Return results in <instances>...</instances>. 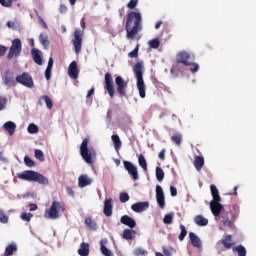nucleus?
Here are the masks:
<instances>
[{"label":"nucleus","mask_w":256,"mask_h":256,"mask_svg":"<svg viewBox=\"0 0 256 256\" xmlns=\"http://www.w3.org/2000/svg\"><path fill=\"white\" fill-rule=\"evenodd\" d=\"M125 29L127 39H135V36L143 31V16L141 15V12H128Z\"/></svg>","instance_id":"nucleus-1"},{"label":"nucleus","mask_w":256,"mask_h":256,"mask_svg":"<svg viewBox=\"0 0 256 256\" xmlns=\"http://www.w3.org/2000/svg\"><path fill=\"white\" fill-rule=\"evenodd\" d=\"M16 177L21 181H28L29 183H39L40 185H49V179H47V177L33 170H24L22 173H17Z\"/></svg>","instance_id":"nucleus-2"},{"label":"nucleus","mask_w":256,"mask_h":256,"mask_svg":"<svg viewBox=\"0 0 256 256\" xmlns=\"http://www.w3.org/2000/svg\"><path fill=\"white\" fill-rule=\"evenodd\" d=\"M210 191L212 195V201L210 202V209L214 217H219L221 211H223V204H221V196L219 195V189L214 184L210 185Z\"/></svg>","instance_id":"nucleus-3"},{"label":"nucleus","mask_w":256,"mask_h":256,"mask_svg":"<svg viewBox=\"0 0 256 256\" xmlns=\"http://www.w3.org/2000/svg\"><path fill=\"white\" fill-rule=\"evenodd\" d=\"M80 155L85 163L91 165L94 159H97V150L95 148H89V138H84L80 145Z\"/></svg>","instance_id":"nucleus-4"},{"label":"nucleus","mask_w":256,"mask_h":256,"mask_svg":"<svg viewBox=\"0 0 256 256\" xmlns=\"http://www.w3.org/2000/svg\"><path fill=\"white\" fill-rule=\"evenodd\" d=\"M134 74L136 76V87L139 91L141 99H145L147 96L145 89V81L143 80V62H137L133 68Z\"/></svg>","instance_id":"nucleus-5"},{"label":"nucleus","mask_w":256,"mask_h":256,"mask_svg":"<svg viewBox=\"0 0 256 256\" xmlns=\"http://www.w3.org/2000/svg\"><path fill=\"white\" fill-rule=\"evenodd\" d=\"M191 54L187 51H181L178 52L176 55V61L175 64L172 66L171 71H183L181 69V65H184V67H189L191 65Z\"/></svg>","instance_id":"nucleus-6"},{"label":"nucleus","mask_w":256,"mask_h":256,"mask_svg":"<svg viewBox=\"0 0 256 256\" xmlns=\"http://www.w3.org/2000/svg\"><path fill=\"white\" fill-rule=\"evenodd\" d=\"M22 51L23 43L21 42V39L15 38L14 40H12V44L7 54L8 61H13V59H19V57H21Z\"/></svg>","instance_id":"nucleus-7"},{"label":"nucleus","mask_w":256,"mask_h":256,"mask_svg":"<svg viewBox=\"0 0 256 256\" xmlns=\"http://www.w3.org/2000/svg\"><path fill=\"white\" fill-rule=\"evenodd\" d=\"M46 213L50 219L59 218V213H65V203L53 201L51 207Z\"/></svg>","instance_id":"nucleus-8"},{"label":"nucleus","mask_w":256,"mask_h":256,"mask_svg":"<svg viewBox=\"0 0 256 256\" xmlns=\"http://www.w3.org/2000/svg\"><path fill=\"white\" fill-rule=\"evenodd\" d=\"M72 44L74 47V51L76 55L81 53V49L83 47V31L81 29H76L74 31V36L72 38Z\"/></svg>","instance_id":"nucleus-9"},{"label":"nucleus","mask_w":256,"mask_h":256,"mask_svg":"<svg viewBox=\"0 0 256 256\" xmlns=\"http://www.w3.org/2000/svg\"><path fill=\"white\" fill-rule=\"evenodd\" d=\"M234 245L235 243H233V236L228 234L217 242L216 249L218 251H227L229 249H233Z\"/></svg>","instance_id":"nucleus-10"},{"label":"nucleus","mask_w":256,"mask_h":256,"mask_svg":"<svg viewBox=\"0 0 256 256\" xmlns=\"http://www.w3.org/2000/svg\"><path fill=\"white\" fill-rule=\"evenodd\" d=\"M17 83L24 87H28V89H33L34 87L33 77L27 72H23L16 77V84Z\"/></svg>","instance_id":"nucleus-11"},{"label":"nucleus","mask_w":256,"mask_h":256,"mask_svg":"<svg viewBox=\"0 0 256 256\" xmlns=\"http://www.w3.org/2000/svg\"><path fill=\"white\" fill-rule=\"evenodd\" d=\"M116 83V91L120 97H127V87L129 86V82L125 81L123 77L117 76L115 78Z\"/></svg>","instance_id":"nucleus-12"},{"label":"nucleus","mask_w":256,"mask_h":256,"mask_svg":"<svg viewBox=\"0 0 256 256\" xmlns=\"http://www.w3.org/2000/svg\"><path fill=\"white\" fill-rule=\"evenodd\" d=\"M2 80L5 87L17 86V78H15V72H13V70L11 69H8L5 71L4 76L2 77Z\"/></svg>","instance_id":"nucleus-13"},{"label":"nucleus","mask_w":256,"mask_h":256,"mask_svg":"<svg viewBox=\"0 0 256 256\" xmlns=\"http://www.w3.org/2000/svg\"><path fill=\"white\" fill-rule=\"evenodd\" d=\"M104 89L108 92L111 99L115 97V86H113V76L111 73L107 72L104 76Z\"/></svg>","instance_id":"nucleus-14"},{"label":"nucleus","mask_w":256,"mask_h":256,"mask_svg":"<svg viewBox=\"0 0 256 256\" xmlns=\"http://www.w3.org/2000/svg\"><path fill=\"white\" fill-rule=\"evenodd\" d=\"M124 168L128 171V175H131L133 181H137L139 179V172L137 171V166H134L133 163L125 160L123 161Z\"/></svg>","instance_id":"nucleus-15"},{"label":"nucleus","mask_w":256,"mask_h":256,"mask_svg":"<svg viewBox=\"0 0 256 256\" xmlns=\"http://www.w3.org/2000/svg\"><path fill=\"white\" fill-rule=\"evenodd\" d=\"M156 201L160 209H165V193H163V188L159 185L156 186Z\"/></svg>","instance_id":"nucleus-16"},{"label":"nucleus","mask_w":256,"mask_h":256,"mask_svg":"<svg viewBox=\"0 0 256 256\" xmlns=\"http://www.w3.org/2000/svg\"><path fill=\"white\" fill-rule=\"evenodd\" d=\"M68 75L70 79H78L79 77V69L77 68V62L72 61L68 66Z\"/></svg>","instance_id":"nucleus-17"},{"label":"nucleus","mask_w":256,"mask_h":256,"mask_svg":"<svg viewBox=\"0 0 256 256\" xmlns=\"http://www.w3.org/2000/svg\"><path fill=\"white\" fill-rule=\"evenodd\" d=\"M131 209L135 213H143L149 209V202H137L131 206Z\"/></svg>","instance_id":"nucleus-18"},{"label":"nucleus","mask_w":256,"mask_h":256,"mask_svg":"<svg viewBox=\"0 0 256 256\" xmlns=\"http://www.w3.org/2000/svg\"><path fill=\"white\" fill-rule=\"evenodd\" d=\"M103 213L106 217H111L113 215V199L108 198L104 201Z\"/></svg>","instance_id":"nucleus-19"},{"label":"nucleus","mask_w":256,"mask_h":256,"mask_svg":"<svg viewBox=\"0 0 256 256\" xmlns=\"http://www.w3.org/2000/svg\"><path fill=\"white\" fill-rule=\"evenodd\" d=\"M31 55L34 63H36L37 65H43V55L41 54V51L39 49L33 48L31 50Z\"/></svg>","instance_id":"nucleus-20"},{"label":"nucleus","mask_w":256,"mask_h":256,"mask_svg":"<svg viewBox=\"0 0 256 256\" xmlns=\"http://www.w3.org/2000/svg\"><path fill=\"white\" fill-rule=\"evenodd\" d=\"M189 238L193 247H196L197 249H203V244L201 243V239L198 238V236L195 233L190 232Z\"/></svg>","instance_id":"nucleus-21"},{"label":"nucleus","mask_w":256,"mask_h":256,"mask_svg":"<svg viewBox=\"0 0 256 256\" xmlns=\"http://www.w3.org/2000/svg\"><path fill=\"white\" fill-rule=\"evenodd\" d=\"M3 129H4V131H7V133H9L10 136H13V135H15V130L17 129V124H15V122H13V121H8V122L4 123Z\"/></svg>","instance_id":"nucleus-22"},{"label":"nucleus","mask_w":256,"mask_h":256,"mask_svg":"<svg viewBox=\"0 0 256 256\" xmlns=\"http://www.w3.org/2000/svg\"><path fill=\"white\" fill-rule=\"evenodd\" d=\"M193 165H194L196 171H198V173L201 172V170L205 166V158H203V156H196L194 158Z\"/></svg>","instance_id":"nucleus-23"},{"label":"nucleus","mask_w":256,"mask_h":256,"mask_svg":"<svg viewBox=\"0 0 256 256\" xmlns=\"http://www.w3.org/2000/svg\"><path fill=\"white\" fill-rule=\"evenodd\" d=\"M91 183H93V181L87 175H81L78 178V185L79 187H81V189H83L84 187H87L88 185H91Z\"/></svg>","instance_id":"nucleus-24"},{"label":"nucleus","mask_w":256,"mask_h":256,"mask_svg":"<svg viewBox=\"0 0 256 256\" xmlns=\"http://www.w3.org/2000/svg\"><path fill=\"white\" fill-rule=\"evenodd\" d=\"M136 235H137V232H135V230L125 229L123 231L122 237H123V239H126L127 241H131L132 239H135Z\"/></svg>","instance_id":"nucleus-25"},{"label":"nucleus","mask_w":256,"mask_h":256,"mask_svg":"<svg viewBox=\"0 0 256 256\" xmlns=\"http://www.w3.org/2000/svg\"><path fill=\"white\" fill-rule=\"evenodd\" d=\"M78 255L89 256V243L82 242L80 249H78Z\"/></svg>","instance_id":"nucleus-26"},{"label":"nucleus","mask_w":256,"mask_h":256,"mask_svg":"<svg viewBox=\"0 0 256 256\" xmlns=\"http://www.w3.org/2000/svg\"><path fill=\"white\" fill-rule=\"evenodd\" d=\"M120 222L122 223V225H137L135 219L129 217L128 215L122 216Z\"/></svg>","instance_id":"nucleus-27"},{"label":"nucleus","mask_w":256,"mask_h":256,"mask_svg":"<svg viewBox=\"0 0 256 256\" xmlns=\"http://www.w3.org/2000/svg\"><path fill=\"white\" fill-rule=\"evenodd\" d=\"M232 251L235 253H238V256H247V249H245V246L238 245L234 248H232Z\"/></svg>","instance_id":"nucleus-28"},{"label":"nucleus","mask_w":256,"mask_h":256,"mask_svg":"<svg viewBox=\"0 0 256 256\" xmlns=\"http://www.w3.org/2000/svg\"><path fill=\"white\" fill-rule=\"evenodd\" d=\"M194 222L196 225H208L209 220L203 217V215H197L194 218Z\"/></svg>","instance_id":"nucleus-29"},{"label":"nucleus","mask_w":256,"mask_h":256,"mask_svg":"<svg viewBox=\"0 0 256 256\" xmlns=\"http://www.w3.org/2000/svg\"><path fill=\"white\" fill-rule=\"evenodd\" d=\"M111 139L114 143L115 151H119L122 145L121 138H119V135H112Z\"/></svg>","instance_id":"nucleus-30"},{"label":"nucleus","mask_w":256,"mask_h":256,"mask_svg":"<svg viewBox=\"0 0 256 256\" xmlns=\"http://www.w3.org/2000/svg\"><path fill=\"white\" fill-rule=\"evenodd\" d=\"M15 251H17V245L16 244H9L4 252L5 256H11L13 255V253H15Z\"/></svg>","instance_id":"nucleus-31"},{"label":"nucleus","mask_w":256,"mask_h":256,"mask_svg":"<svg viewBox=\"0 0 256 256\" xmlns=\"http://www.w3.org/2000/svg\"><path fill=\"white\" fill-rule=\"evenodd\" d=\"M172 143H175L177 147H180L181 143L183 142V135L181 134H174L171 136Z\"/></svg>","instance_id":"nucleus-32"},{"label":"nucleus","mask_w":256,"mask_h":256,"mask_svg":"<svg viewBox=\"0 0 256 256\" xmlns=\"http://www.w3.org/2000/svg\"><path fill=\"white\" fill-rule=\"evenodd\" d=\"M39 41L44 49H47V47H49V37L47 36V34H40Z\"/></svg>","instance_id":"nucleus-33"},{"label":"nucleus","mask_w":256,"mask_h":256,"mask_svg":"<svg viewBox=\"0 0 256 256\" xmlns=\"http://www.w3.org/2000/svg\"><path fill=\"white\" fill-rule=\"evenodd\" d=\"M222 220L221 222L223 223V225H231V223H233V221L231 220V217H229V213L228 212H223L221 214Z\"/></svg>","instance_id":"nucleus-34"},{"label":"nucleus","mask_w":256,"mask_h":256,"mask_svg":"<svg viewBox=\"0 0 256 256\" xmlns=\"http://www.w3.org/2000/svg\"><path fill=\"white\" fill-rule=\"evenodd\" d=\"M156 179L157 181L161 182L165 179V172L161 167H156Z\"/></svg>","instance_id":"nucleus-35"},{"label":"nucleus","mask_w":256,"mask_h":256,"mask_svg":"<svg viewBox=\"0 0 256 256\" xmlns=\"http://www.w3.org/2000/svg\"><path fill=\"white\" fill-rule=\"evenodd\" d=\"M138 163L140 167L143 168V171H147V160H145V156H143V154L139 155Z\"/></svg>","instance_id":"nucleus-36"},{"label":"nucleus","mask_w":256,"mask_h":256,"mask_svg":"<svg viewBox=\"0 0 256 256\" xmlns=\"http://www.w3.org/2000/svg\"><path fill=\"white\" fill-rule=\"evenodd\" d=\"M150 49H159V45H161V41H159V38L152 39L148 43Z\"/></svg>","instance_id":"nucleus-37"},{"label":"nucleus","mask_w":256,"mask_h":256,"mask_svg":"<svg viewBox=\"0 0 256 256\" xmlns=\"http://www.w3.org/2000/svg\"><path fill=\"white\" fill-rule=\"evenodd\" d=\"M13 3H17V0H0V5L2 7H6L7 9L13 7Z\"/></svg>","instance_id":"nucleus-38"},{"label":"nucleus","mask_w":256,"mask_h":256,"mask_svg":"<svg viewBox=\"0 0 256 256\" xmlns=\"http://www.w3.org/2000/svg\"><path fill=\"white\" fill-rule=\"evenodd\" d=\"M173 217H175L173 213L166 214L163 223H165V225H171V223H173Z\"/></svg>","instance_id":"nucleus-39"},{"label":"nucleus","mask_w":256,"mask_h":256,"mask_svg":"<svg viewBox=\"0 0 256 256\" xmlns=\"http://www.w3.org/2000/svg\"><path fill=\"white\" fill-rule=\"evenodd\" d=\"M34 155L38 161H45V154H43L42 150L35 149Z\"/></svg>","instance_id":"nucleus-40"},{"label":"nucleus","mask_w":256,"mask_h":256,"mask_svg":"<svg viewBox=\"0 0 256 256\" xmlns=\"http://www.w3.org/2000/svg\"><path fill=\"white\" fill-rule=\"evenodd\" d=\"M41 99L45 101L47 109H53V101H51V98H49V96L44 95L41 97Z\"/></svg>","instance_id":"nucleus-41"},{"label":"nucleus","mask_w":256,"mask_h":256,"mask_svg":"<svg viewBox=\"0 0 256 256\" xmlns=\"http://www.w3.org/2000/svg\"><path fill=\"white\" fill-rule=\"evenodd\" d=\"M180 234H179V241H183V239H185V237H187V229L185 228V225H181L180 226Z\"/></svg>","instance_id":"nucleus-42"},{"label":"nucleus","mask_w":256,"mask_h":256,"mask_svg":"<svg viewBox=\"0 0 256 256\" xmlns=\"http://www.w3.org/2000/svg\"><path fill=\"white\" fill-rule=\"evenodd\" d=\"M100 251L102 255L105 256H113V252L105 247V245L101 244Z\"/></svg>","instance_id":"nucleus-43"},{"label":"nucleus","mask_w":256,"mask_h":256,"mask_svg":"<svg viewBox=\"0 0 256 256\" xmlns=\"http://www.w3.org/2000/svg\"><path fill=\"white\" fill-rule=\"evenodd\" d=\"M24 163L26 167H35V161L29 156L24 157Z\"/></svg>","instance_id":"nucleus-44"},{"label":"nucleus","mask_w":256,"mask_h":256,"mask_svg":"<svg viewBox=\"0 0 256 256\" xmlns=\"http://www.w3.org/2000/svg\"><path fill=\"white\" fill-rule=\"evenodd\" d=\"M28 133H39V127H37V125L35 124H29L28 128H27Z\"/></svg>","instance_id":"nucleus-45"},{"label":"nucleus","mask_w":256,"mask_h":256,"mask_svg":"<svg viewBox=\"0 0 256 256\" xmlns=\"http://www.w3.org/2000/svg\"><path fill=\"white\" fill-rule=\"evenodd\" d=\"M139 55V45H137L133 51L129 52L128 56L130 59H135Z\"/></svg>","instance_id":"nucleus-46"},{"label":"nucleus","mask_w":256,"mask_h":256,"mask_svg":"<svg viewBox=\"0 0 256 256\" xmlns=\"http://www.w3.org/2000/svg\"><path fill=\"white\" fill-rule=\"evenodd\" d=\"M9 222V217L5 215V212L0 209V223H8Z\"/></svg>","instance_id":"nucleus-47"},{"label":"nucleus","mask_w":256,"mask_h":256,"mask_svg":"<svg viewBox=\"0 0 256 256\" xmlns=\"http://www.w3.org/2000/svg\"><path fill=\"white\" fill-rule=\"evenodd\" d=\"M120 201L121 203H127L129 201V194L127 192L120 193Z\"/></svg>","instance_id":"nucleus-48"},{"label":"nucleus","mask_w":256,"mask_h":256,"mask_svg":"<svg viewBox=\"0 0 256 256\" xmlns=\"http://www.w3.org/2000/svg\"><path fill=\"white\" fill-rule=\"evenodd\" d=\"M147 251H145L143 248H136L133 251V255L139 256V255H146Z\"/></svg>","instance_id":"nucleus-49"},{"label":"nucleus","mask_w":256,"mask_h":256,"mask_svg":"<svg viewBox=\"0 0 256 256\" xmlns=\"http://www.w3.org/2000/svg\"><path fill=\"white\" fill-rule=\"evenodd\" d=\"M7 107V98L0 96V111Z\"/></svg>","instance_id":"nucleus-50"},{"label":"nucleus","mask_w":256,"mask_h":256,"mask_svg":"<svg viewBox=\"0 0 256 256\" xmlns=\"http://www.w3.org/2000/svg\"><path fill=\"white\" fill-rule=\"evenodd\" d=\"M138 3H139V0H130L127 4V7L128 9H135Z\"/></svg>","instance_id":"nucleus-51"},{"label":"nucleus","mask_w":256,"mask_h":256,"mask_svg":"<svg viewBox=\"0 0 256 256\" xmlns=\"http://www.w3.org/2000/svg\"><path fill=\"white\" fill-rule=\"evenodd\" d=\"M188 67H191L190 68L191 73H197V71H199V64L197 63L190 62V65Z\"/></svg>","instance_id":"nucleus-52"},{"label":"nucleus","mask_w":256,"mask_h":256,"mask_svg":"<svg viewBox=\"0 0 256 256\" xmlns=\"http://www.w3.org/2000/svg\"><path fill=\"white\" fill-rule=\"evenodd\" d=\"M36 15H37V18H38V20H39V23H41L42 27H43L44 29H48L47 23L45 22V20L43 19V17H41V16L39 15V12H36Z\"/></svg>","instance_id":"nucleus-53"},{"label":"nucleus","mask_w":256,"mask_h":256,"mask_svg":"<svg viewBox=\"0 0 256 256\" xmlns=\"http://www.w3.org/2000/svg\"><path fill=\"white\" fill-rule=\"evenodd\" d=\"M21 217H22V219L24 221H31V218L33 217V214H31V213H23L21 215Z\"/></svg>","instance_id":"nucleus-54"},{"label":"nucleus","mask_w":256,"mask_h":256,"mask_svg":"<svg viewBox=\"0 0 256 256\" xmlns=\"http://www.w3.org/2000/svg\"><path fill=\"white\" fill-rule=\"evenodd\" d=\"M163 253L165 256H171L173 255V248H163Z\"/></svg>","instance_id":"nucleus-55"},{"label":"nucleus","mask_w":256,"mask_h":256,"mask_svg":"<svg viewBox=\"0 0 256 256\" xmlns=\"http://www.w3.org/2000/svg\"><path fill=\"white\" fill-rule=\"evenodd\" d=\"M5 53H7V46L0 44V57H4Z\"/></svg>","instance_id":"nucleus-56"},{"label":"nucleus","mask_w":256,"mask_h":256,"mask_svg":"<svg viewBox=\"0 0 256 256\" xmlns=\"http://www.w3.org/2000/svg\"><path fill=\"white\" fill-rule=\"evenodd\" d=\"M166 149L165 148H163L161 151H160V153L158 154V157H159V159L161 160V161H163L164 159H165V153H166Z\"/></svg>","instance_id":"nucleus-57"},{"label":"nucleus","mask_w":256,"mask_h":256,"mask_svg":"<svg viewBox=\"0 0 256 256\" xmlns=\"http://www.w3.org/2000/svg\"><path fill=\"white\" fill-rule=\"evenodd\" d=\"M51 69L52 68H46V70H45V77H46L47 81H49V79H51Z\"/></svg>","instance_id":"nucleus-58"},{"label":"nucleus","mask_w":256,"mask_h":256,"mask_svg":"<svg viewBox=\"0 0 256 256\" xmlns=\"http://www.w3.org/2000/svg\"><path fill=\"white\" fill-rule=\"evenodd\" d=\"M170 193L172 197H177V188H175V186H171Z\"/></svg>","instance_id":"nucleus-59"},{"label":"nucleus","mask_w":256,"mask_h":256,"mask_svg":"<svg viewBox=\"0 0 256 256\" xmlns=\"http://www.w3.org/2000/svg\"><path fill=\"white\" fill-rule=\"evenodd\" d=\"M67 6L65 4H61L59 8L60 13H66L67 12Z\"/></svg>","instance_id":"nucleus-60"},{"label":"nucleus","mask_w":256,"mask_h":256,"mask_svg":"<svg viewBox=\"0 0 256 256\" xmlns=\"http://www.w3.org/2000/svg\"><path fill=\"white\" fill-rule=\"evenodd\" d=\"M91 95H95V88H91V89L88 91V93H87V95H86L87 99H89V97H91Z\"/></svg>","instance_id":"nucleus-61"},{"label":"nucleus","mask_w":256,"mask_h":256,"mask_svg":"<svg viewBox=\"0 0 256 256\" xmlns=\"http://www.w3.org/2000/svg\"><path fill=\"white\" fill-rule=\"evenodd\" d=\"M85 225H93V219H91V217H87L85 219Z\"/></svg>","instance_id":"nucleus-62"},{"label":"nucleus","mask_w":256,"mask_h":256,"mask_svg":"<svg viewBox=\"0 0 256 256\" xmlns=\"http://www.w3.org/2000/svg\"><path fill=\"white\" fill-rule=\"evenodd\" d=\"M47 68L53 69V58H49Z\"/></svg>","instance_id":"nucleus-63"},{"label":"nucleus","mask_w":256,"mask_h":256,"mask_svg":"<svg viewBox=\"0 0 256 256\" xmlns=\"http://www.w3.org/2000/svg\"><path fill=\"white\" fill-rule=\"evenodd\" d=\"M30 211H37V204H30Z\"/></svg>","instance_id":"nucleus-64"}]
</instances>
